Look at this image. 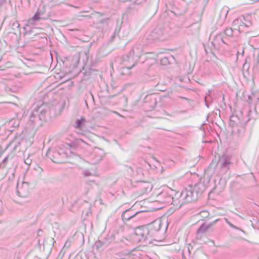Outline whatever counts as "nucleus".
<instances>
[{
  "label": "nucleus",
  "mask_w": 259,
  "mask_h": 259,
  "mask_svg": "<svg viewBox=\"0 0 259 259\" xmlns=\"http://www.w3.org/2000/svg\"><path fill=\"white\" fill-rule=\"evenodd\" d=\"M161 226V221L155 220L148 225L137 227L135 229V235L139 241H144L158 231Z\"/></svg>",
  "instance_id": "1"
},
{
  "label": "nucleus",
  "mask_w": 259,
  "mask_h": 259,
  "mask_svg": "<svg viewBox=\"0 0 259 259\" xmlns=\"http://www.w3.org/2000/svg\"><path fill=\"white\" fill-rule=\"evenodd\" d=\"M249 15H242L235 19L233 22V26L239 32H244L251 26L252 22Z\"/></svg>",
  "instance_id": "2"
},
{
  "label": "nucleus",
  "mask_w": 259,
  "mask_h": 259,
  "mask_svg": "<svg viewBox=\"0 0 259 259\" xmlns=\"http://www.w3.org/2000/svg\"><path fill=\"white\" fill-rule=\"evenodd\" d=\"M210 227V225L203 224L196 231V239L200 241L201 244L211 242L213 244L214 242L212 240L209 239L206 236V233L208 232Z\"/></svg>",
  "instance_id": "3"
},
{
  "label": "nucleus",
  "mask_w": 259,
  "mask_h": 259,
  "mask_svg": "<svg viewBox=\"0 0 259 259\" xmlns=\"http://www.w3.org/2000/svg\"><path fill=\"white\" fill-rule=\"evenodd\" d=\"M49 155L52 160L56 163H60L63 160V156H61L57 150H53L49 152Z\"/></svg>",
  "instance_id": "4"
},
{
  "label": "nucleus",
  "mask_w": 259,
  "mask_h": 259,
  "mask_svg": "<svg viewBox=\"0 0 259 259\" xmlns=\"http://www.w3.org/2000/svg\"><path fill=\"white\" fill-rule=\"evenodd\" d=\"M18 194L21 197H25L28 194V187L26 185H22L20 187H18Z\"/></svg>",
  "instance_id": "5"
},
{
  "label": "nucleus",
  "mask_w": 259,
  "mask_h": 259,
  "mask_svg": "<svg viewBox=\"0 0 259 259\" xmlns=\"http://www.w3.org/2000/svg\"><path fill=\"white\" fill-rule=\"evenodd\" d=\"M162 35V32L159 29H155L151 32V37L153 39H159Z\"/></svg>",
  "instance_id": "6"
},
{
  "label": "nucleus",
  "mask_w": 259,
  "mask_h": 259,
  "mask_svg": "<svg viewBox=\"0 0 259 259\" xmlns=\"http://www.w3.org/2000/svg\"><path fill=\"white\" fill-rule=\"evenodd\" d=\"M85 122V119L83 117H81L80 118L78 119L75 121V127L76 128H80L83 125H84Z\"/></svg>",
  "instance_id": "7"
},
{
  "label": "nucleus",
  "mask_w": 259,
  "mask_h": 259,
  "mask_svg": "<svg viewBox=\"0 0 259 259\" xmlns=\"http://www.w3.org/2000/svg\"><path fill=\"white\" fill-rule=\"evenodd\" d=\"M145 54L146 55V59L147 60L152 59L154 60V62H156L157 61V54L154 53L153 52H148V53H146Z\"/></svg>",
  "instance_id": "8"
},
{
  "label": "nucleus",
  "mask_w": 259,
  "mask_h": 259,
  "mask_svg": "<svg viewBox=\"0 0 259 259\" xmlns=\"http://www.w3.org/2000/svg\"><path fill=\"white\" fill-rule=\"evenodd\" d=\"M183 194H185L186 195V201H190L192 200L193 193L191 191L185 190V192H183Z\"/></svg>",
  "instance_id": "9"
},
{
  "label": "nucleus",
  "mask_w": 259,
  "mask_h": 259,
  "mask_svg": "<svg viewBox=\"0 0 259 259\" xmlns=\"http://www.w3.org/2000/svg\"><path fill=\"white\" fill-rule=\"evenodd\" d=\"M199 215H200V217L202 219H204L205 218L209 217V213L207 211L203 210L200 212Z\"/></svg>",
  "instance_id": "10"
},
{
  "label": "nucleus",
  "mask_w": 259,
  "mask_h": 259,
  "mask_svg": "<svg viewBox=\"0 0 259 259\" xmlns=\"http://www.w3.org/2000/svg\"><path fill=\"white\" fill-rule=\"evenodd\" d=\"M32 19L34 20H38L39 19V18H38L37 17V15L35 14L32 18Z\"/></svg>",
  "instance_id": "11"
},
{
  "label": "nucleus",
  "mask_w": 259,
  "mask_h": 259,
  "mask_svg": "<svg viewBox=\"0 0 259 259\" xmlns=\"http://www.w3.org/2000/svg\"><path fill=\"white\" fill-rule=\"evenodd\" d=\"M133 216H134V215H132V216H131V217H128V218H125V217H124V214H123V216H122V217L123 218V219H124V220H128L131 218L133 217Z\"/></svg>",
  "instance_id": "12"
},
{
  "label": "nucleus",
  "mask_w": 259,
  "mask_h": 259,
  "mask_svg": "<svg viewBox=\"0 0 259 259\" xmlns=\"http://www.w3.org/2000/svg\"><path fill=\"white\" fill-rule=\"evenodd\" d=\"M163 60L167 61V58H164L162 59V61H163Z\"/></svg>",
  "instance_id": "13"
},
{
  "label": "nucleus",
  "mask_w": 259,
  "mask_h": 259,
  "mask_svg": "<svg viewBox=\"0 0 259 259\" xmlns=\"http://www.w3.org/2000/svg\"><path fill=\"white\" fill-rule=\"evenodd\" d=\"M0 70H3L1 67H0Z\"/></svg>",
  "instance_id": "14"
},
{
  "label": "nucleus",
  "mask_w": 259,
  "mask_h": 259,
  "mask_svg": "<svg viewBox=\"0 0 259 259\" xmlns=\"http://www.w3.org/2000/svg\"><path fill=\"white\" fill-rule=\"evenodd\" d=\"M0 70H3L1 67H0Z\"/></svg>",
  "instance_id": "15"
}]
</instances>
